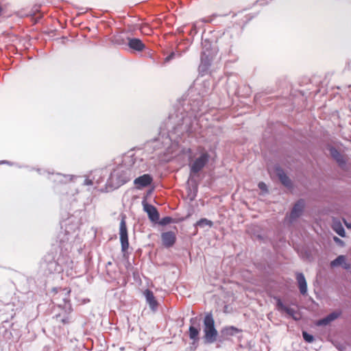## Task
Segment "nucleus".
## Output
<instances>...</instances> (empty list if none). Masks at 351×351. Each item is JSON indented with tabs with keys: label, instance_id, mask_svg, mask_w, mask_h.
<instances>
[{
	"label": "nucleus",
	"instance_id": "nucleus-18",
	"mask_svg": "<svg viewBox=\"0 0 351 351\" xmlns=\"http://www.w3.org/2000/svg\"><path fill=\"white\" fill-rule=\"evenodd\" d=\"M330 155L340 165H344L346 163V159L344 156L339 154L336 149L330 148Z\"/></svg>",
	"mask_w": 351,
	"mask_h": 351
},
{
	"label": "nucleus",
	"instance_id": "nucleus-13",
	"mask_svg": "<svg viewBox=\"0 0 351 351\" xmlns=\"http://www.w3.org/2000/svg\"><path fill=\"white\" fill-rule=\"evenodd\" d=\"M144 295L146 298L147 303L152 309L156 308L158 306V302L155 299L153 292L149 289H146L144 291Z\"/></svg>",
	"mask_w": 351,
	"mask_h": 351
},
{
	"label": "nucleus",
	"instance_id": "nucleus-27",
	"mask_svg": "<svg viewBox=\"0 0 351 351\" xmlns=\"http://www.w3.org/2000/svg\"><path fill=\"white\" fill-rule=\"evenodd\" d=\"M84 184L86 185H92L93 184V181L90 179H86L84 180Z\"/></svg>",
	"mask_w": 351,
	"mask_h": 351
},
{
	"label": "nucleus",
	"instance_id": "nucleus-26",
	"mask_svg": "<svg viewBox=\"0 0 351 351\" xmlns=\"http://www.w3.org/2000/svg\"><path fill=\"white\" fill-rule=\"evenodd\" d=\"M258 187L261 190H266V189H267L266 184L264 182H262L258 184Z\"/></svg>",
	"mask_w": 351,
	"mask_h": 351
},
{
	"label": "nucleus",
	"instance_id": "nucleus-7",
	"mask_svg": "<svg viewBox=\"0 0 351 351\" xmlns=\"http://www.w3.org/2000/svg\"><path fill=\"white\" fill-rule=\"evenodd\" d=\"M304 207V202L302 199H300L296 202L289 215V221L291 222L302 215Z\"/></svg>",
	"mask_w": 351,
	"mask_h": 351
},
{
	"label": "nucleus",
	"instance_id": "nucleus-28",
	"mask_svg": "<svg viewBox=\"0 0 351 351\" xmlns=\"http://www.w3.org/2000/svg\"><path fill=\"white\" fill-rule=\"evenodd\" d=\"M337 317H338L337 314H336L335 313H330V321L335 319L336 318H337Z\"/></svg>",
	"mask_w": 351,
	"mask_h": 351
},
{
	"label": "nucleus",
	"instance_id": "nucleus-33",
	"mask_svg": "<svg viewBox=\"0 0 351 351\" xmlns=\"http://www.w3.org/2000/svg\"><path fill=\"white\" fill-rule=\"evenodd\" d=\"M231 329H232V330H236V331L237 330V328H234V327H231Z\"/></svg>",
	"mask_w": 351,
	"mask_h": 351
},
{
	"label": "nucleus",
	"instance_id": "nucleus-1",
	"mask_svg": "<svg viewBox=\"0 0 351 351\" xmlns=\"http://www.w3.org/2000/svg\"><path fill=\"white\" fill-rule=\"evenodd\" d=\"M204 340L206 343H212L217 340L218 332L215 327V320L211 313L207 314L204 319Z\"/></svg>",
	"mask_w": 351,
	"mask_h": 351
},
{
	"label": "nucleus",
	"instance_id": "nucleus-25",
	"mask_svg": "<svg viewBox=\"0 0 351 351\" xmlns=\"http://www.w3.org/2000/svg\"><path fill=\"white\" fill-rule=\"evenodd\" d=\"M333 344L338 348L339 350L340 351H343L346 348V346L345 345H343V344H336L335 343L332 342Z\"/></svg>",
	"mask_w": 351,
	"mask_h": 351
},
{
	"label": "nucleus",
	"instance_id": "nucleus-5",
	"mask_svg": "<svg viewBox=\"0 0 351 351\" xmlns=\"http://www.w3.org/2000/svg\"><path fill=\"white\" fill-rule=\"evenodd\" d=\"M153 182V178L149 174H143L134 180V184L136 189H141L150 185Z\"/></svg>",
	"mask_w": 351,
	"mask_h": 351
},
{
	"label": "nucleus",
	"instance_id": "nucleus-23",
	"mask_svg": "<svg viewBox=\"0 0 351 351\" xmlns=\"http://www.w3.org/2000/svg\"><path fill=\"white\" fill-rule=\"evenodd\" d=\"M173 221V219L171 217H163L160 221V224L165 226L169 224Z\"/></svg>",
	"mask_w": 351,
	"mask_h": 351
},
{
	"label": "nucleus",
	"instance_id": "nucleus-16",
	"mask_svg": "<svg viewBox=\"0 0 351 351\" xmlns=\"http://www.w3.org/2000/svg\"><path fill=\"white\" fill-rule=\"evenodd\" d=\"M340 265L346 269H348L350 268V264L346 263V258L345 256L340 255L336 259L330 262L331 267Z\"/></svg>",
	"mask_w": 351,
	"mask_h": 351
},
{
	"label": "nucleus",
	"instance_id": "nucleus-22",
	"mask_svg": "<svg viewBox=\"0 0 351 351\" xmlns=\"http://www.w3.org/2000/svg\"><path fill=\"white\" fill-rule=\"evenodd\" d=\"M141 29V32L144 34H150L151 32H152V29H150V27L147 25H144L143 26H141V27L140 28Z\"/></svg>",
	"mask_w": 351,
	"mask_h": 351
},
{
	"label": "nucleus",
	"instance_id": "nucleus-15",
	"mask_svg": "<svg viewBox=\"0 0 351 351\" xmlns=\"http://www.w3.org/2000/svg\"><path fill=\"white\" fill-rule=\"evenodd\" d=\"M277 175L282 184L287 186L290 187L291 186V181L289 178L286 175L284 171L280 168L276 169Z\"/></svg>",
	"mask_w": 351,
	"mask_h": 351
},
{
	"label": "nucleus",
	"instance_id": "nucleus-29",
	"mask_svg": "<svg viewBox=\"0 0 351 351\" xmlns=\"http://www.w3.org/2000/svg\"><path fill=\"white\" fill-rule=\"evenodd\" d=\"M333 239L337 242H341V241L339 238H337V237H334Z\"/></svg>",
	"mask_w": 351,
	"mask_h": 351
},
{
	"label": "nucleus",
	"instance_id": "nucleus-4",
	"mask_svg": "<svg viewBox=\"0 0 351 351\" xmlns=\"http://www.w3.org/2000/svg\"><path fill=\"white\" fill-rule=\"evenodd\" d=\"M216 56V51L213 49L204 48L201 55V64L205 67L210 65L211 62L213 60Z\"/></svg>",
	"mask_w": 351,
	"mask_h": 351
},
{
	"label": "nucleus",
	"instance_id": "nucleus-11",
	"mask_svg": "<svg viewBox=\"0 0 351 351\" xmlns=\"http://www.w3.org/2000/svg\"><path fill=\"white\" fill-rule=\"evenodd\" d=\"M296 280L301 294L304 295L307 292V284L304 276L302 273L296 274Z\"/></svg>",
	"mask_w": 351,
	"mask_h": 351
},
{
	"label": "nucleus",
	"instance_id": "nucleus-30",
	"mask_svg": "<svg viewBox=\"0 0 351 351\" xmlns=\"http://www.w3.org/2000/svg\"><path fill=\"white\" fill-rule=\"evenodd\" d=\"M173 56V53H171L169 56H168V57H167V58H166V60H169L170 58H172V56Z\"/></svg>",
	"mask_w": 351,
	"mask_h": 351
},
{
	"label": "nucleus",
	"instance_id": "nucleus-24",
	"mask_svg": "<svg viewBox=\"0 0 351 351\" xmlns=\"http://www.w3.org/2000/svg\"><path fill=\"white\" fill-rule=\"evenodd\" d=\"M329 324V315L326 316L322 319H320L317 322V325L322 326V325H327Z\"/></svg>",
	"mask_w": 351,
	"mask_h": 351
},
{
	"label": "nucleus",
	"instance_id": "nucleus-21",
	"mask_svg": "<svg viewBox=\"0 0 351 351\" xmlns=\"http://www.w3.org/2000/svg\"><path fill=\"white\" fill-rule=\"evenodd\" d=\"M302 337L304 341L307 343H312L314 341V337L306 331L302 332Z\"/></svg>",
	"mask_w": 351,
	"mask_h": 351
},
{
	"label": "nucleus",
	"instance_id": "nucleus-3",
	"mask_svg": "<svg viewBox=\"0 0 351 351\" xmlns=\"http://www.w3.org/2000/svg\"><path fill=\"white\" fill-rule=\"evenodd\" d=\"M209 157V154L207 152L202 153L201 156L196 158L192 165H191V173H199L208 162Z\"/></svg>",
	"mask_w": 351,
	"mask_h": 351
},
{
	"label": "nucleus",
	"instance_id": "nucleus-9",
	"mask_svg": "<svg viewBox=\"0 0 351 351\" xmlns=\"http://www.w3.org/2000/svg\"><path fill=\"white\" fill-rule=\"evenodd\" d=\"M275 299L276 300V308H277L278 311H281V312H285L289 315H290L295 319V317H294L295 311L293 308H291L289 306H285L282 303V302L281 301V300L280 298H275Z\"/></svg>",
	"mask_w": 351,
	"mask_h": 351
},
{
	"label": "nucleus",
	"instance_id": "nucleus-6",
	"mask_svg": "<svg viewBox=\"0 0 351 351\" xmlns=\"http://www.w3.org/2000/svg\"><path fill=\"white\" fill-rule=\"evenodd\" d=\"M162 245L166 247H172L176 241V234L175 232L168 231L162 232L161 234Z\"/></svg>",
	"mask_w": 351,
	"mask_h": 351
},
{
	"label": "nucleus",
	"instance_id": "nucleus-8",
	"mask_svg": "<svg viewBox=\"0 0 351 351\" xmlns=\"http://www.w3.org/2000/svg\"><path fill=\"white\" fill-rule=\"evenodd\" d=\"M144 210L147 213L149 219L152 222H157L159 219V213L156 208L151 204H145L144 205Z\"/></svg>",
	"mask_w": 351,
	"mask_h": 351
},
{
	"label": "nucleus",
	"instance_id": "nucleus-34",
	"mask_svg": "<svg viewBox=\"0 0 351 351\" xmlns=\"http://www.w3.org/2000/svg\"><path fill=\"white\" fill-rule=\"evenodd\" d=\"M129 180V179L124 181V182H127Z\"/></svg>",
	"mask_w": 351,
	"mask_h": 351
},
{
	"label": "nucleus",
	"instance_id": "nucleus-12",
	"mask_svg": "<svg viewBox=\"0 0 351 351\" xmlns=\"http://www.w3.org/2000/svg\"><path fill=\"white\" fill-rule=\"evenodd\" d=\"M128 46L138 51H143L145 47L143 42L138 38H128Z\"/></svg>",
	"mask_w": 351,
	"mask_h": 351
},
{
	"label": "nucleus",
	"instance_id": "nucleus-32",
	"mask_svg": "<svg viewBox=\"0 0 351 351\" xmlns=\"http://www.w3.org/2000/svg\"><path fill=\"white\" fill-rule=\"evenodd\" d=\"M4 163H8V162L5 160L0 161V164H4Z\"/></svg>",
	"mask_w": 351,
	"mask_h": 351
},
{
	"label": "nucleus",
	"instance_id": "nucleus-17",
	"mask_svg": "<svg viewBox=\"0 0 351 351\" xmlns=\"http://www.w3.org/2000/svg\"><path fill=\"white\" fill-rule=\"evenodd\" d=\"M332 229L341 237H344L346 236V232L345 230L341 223L340 221L333 219L332 221Z\"/></svg>",
	"mask_w": 351,
	"mask_h": 351
},
{
	"label": "nucleus",
	"instance_id": "nucleus-2",
	"mask_svg": "<svg viewBox=\"0 0 351 351\" xmlns=\"http://www.w3.org/2000/svg\"><path fill=\"white\" fill-rule=\"evenodd\" d=\"M119 236L120 242L121 245V250L125 252L129 248L128 229L125 222V216L123 215L121 218L119 225Z\"/></svg>",
	"mask_w": 351,
	"mask_h": 351
},
{
	"label": "nucleus",
	"instance_id": "nucleus-19",
	"mask_svg": "<svg viewBox=\"0 0 351 351\" xmlns=\"http://www.w3.org/2000/svg\"><path fill=\"white\" fill-rule=\"evenodd\" d=\"M199 329L197 328H195L193 326H191L189 328V335L191 339L193 340L194 341H197L199 340Z\"/></svg>",
	"mask_w": 351,
	"mask_h": 351
},
{
	"label": "nucleus",
	"instance_id": "nucleus-31",
	"mask_svg": "<svg viewBox=\"0 0 351 351\" xmlns=\"http://www.w3.org/2000/svg\"><path fill=\"white\" fill-rule=\"evenodd\" d=\"M345 223H346V226H347V228H351V224H348L346 222H345Z\"/></svg>",
	"mask_w": 351,
	"mask_h": 351
},
{
	"label": "nucleus",
	"instance_id": "nucleus-10",
	"mask_svg": "<svg viewBox=\"0 0 351 351\" xmlns=\"http://www.w3.org/2000/svg\"><path fill=\"white\" fill-rule=\"evenodd\" d=\"M275 299L276 300V308H277L278 311H281V312H285L289 315H290L295 319V317H294L295 311L293 308H291L289 306H285L282 303V302L281 301V300L280 298H275Z\"/></svg>",
	"mask_w": 351,
	"mask_h": 351
},
{
	"label": "nucleus",
	"instance_id": "nucleus-14",
	"mask_svg": "<svg viewBox=\"0 0 351 351\" xmlns=\"http://www.w3.org/2000/svg\"><path fill=\"white\" fill-rule=\"evenodd\" d=\"M52 180L53 182L61 184H66L69 182H71L72 180V177L69 175H64L62 173H56L53 175Z\"/></svg>",
	"mask_w": 351,
	"mask_h": 351
},
{
	"label": "nucleus",
	"instance_id": "nucleus-20",
	"mask_svg": "<svg viewBox=\"0 0 351 351\" xmlns=\"http://www.w3.org/2000/svg\"><path fill=\"white\" fill-rule=\"evenodd\" d=\"M213 225V221H211L207 219H205V218L201 219L200 220H199L197 222V226H200V227H204V226H208L211 227Z\"/></svg>",
	"mask_w": 351,
	"mask_h": 351
}]
</instances>
